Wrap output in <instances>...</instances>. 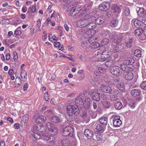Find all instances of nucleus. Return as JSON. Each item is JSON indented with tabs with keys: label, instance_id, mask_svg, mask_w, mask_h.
<instances>
[{
	"label": "nucleus",
	"instance_id": "1",
	"mask_svg": "<svg viewBox=\"0 0 146 146\" xmlns=\"http://www.w3.org/2000/svg\"><path fill=\"white\" fill-rule=\"evenodd\" d=\"M81 6L78 5L76 6L74 5H70L68 7L69 11H70V14L72 16H75L77 14L79 16V17H81L82 15V13H79L80 10H82Z\"/></svg>",
	"mask_w": 146,
	"mask_h": 146
},
{
	"label": "nucleus",
	"instance_id": "2",
	"mask_svg": "<svg viewBox=\"0 0 146 146\" xmlns=\"http://www.w3.org/2000/svg\"><path fill=\"white\" fill-rule=\"evenodd\" d=\"M67 113L70 116H72L74 114L75 115H77L80 113V110L78 106L75 104L72 106L71 105H68L67 107Z\"/></svg>",
	"mask_w": 146,
	"mask_h": 146
},
{
	"label": "nucleus",
	"instance_id": "3",
	"mask_svg": "<svg viewBox=\"0 0 146 146\" xmlns=\"http://www.w3.org/2000/svg\"><path fill=\"white\" fill-rule=\"evenodd\" d=\"M46 125H44L43 124H40L36 125V128L39 131L43 133L42 135L46 137V139L48 140H50L51 138L49 136L46 134L47 133V131H46Z\"/></svg>",
	"mask_w": 146,
	"mask_h": 146
},
{
	"label": "nucleus",
	"instance_id": "4",
	"mask_svg": "<svg viewBox=\"0 0 146 146\" xmlns=\"http://www.w3.org/2000/svg\"><path fill=\"white\" fill-rule=\"evenodd\" d=\"M74 129L70 126H67L62 130V135L64 136L72 137L73 135Z\"/></svg>",
	"mask_w": 146,
	"mask_h": 146
},
{
	"label": "nucleus",
	"instance_id": "5",
	"mask_svg": "<svg viewBox=\"0 0 146 146\" xmlns=\"http://www.w3.org/2000/svg\"><path fill=\"white\" fill-rule=\"evenodd\" d=\"M46 125L48 130L51 133V134L54 135H56L58 133V129L53 123L50 122H47Z\"/></svg>",
	"mask_w": 146,
	"mask_h": 146
},
{
	"label": "nucleus",
	"instance_id": "6",
	"mask_svg": "<svg viewBox=\"0 0 146 146\" xmlns=\"http://www.w3.org/2000/svg\"><path fill=\"white\" fill-rule=\"evenodd\" d=\"M98 37L95 38L94 36L90 37L88 39V42L91 44L90 46L91 48H96L100 46V43L97 42V41H98Z\"/></svg>",
	"mask_w": 146,
	"mask_h": 146
},
{
	"label": "nucleus",
	"instance_id": "7",
	"mask_svg": "<svg viewBox=\"0 0 146 146\" xmlns=\"http://www.w3.org/2000/svg\"><path fill=\"white\" fill-rule=\"evenodd\" d=\"M122 68L115 66L112 67L110 70V71L113 75L117 76H120L122 73Z\"/></svg>",
	"mask_w": 146,
	"mask_h": 146
},
{
	"label": "nucleus",
	"instance_id": "8",
	"mask_svg": "<svg viewBox=\"0 0 146 146\" xmlns=\"http://www.w3.org/2000/svg\"><path fill=\"white\" fill-rule=\"evenodd\" d=\"M34 117L35 119L36 122L37 123H41L44 122L46 119L45 116L41 115L37 113L35 114Z\"/></svg>",
	"mask_w": 146,
	"mask_h": 146
},
{
	"label": "nucleus",
	"instance_id": "9",
	"mask_svg": "<svg viewBox=\"0 0 146 146\" xmlns=\"http://www.w3.org/2000/svg\"><path fill=\"white\" fill-rule=\"evenodd\" d=\"M83 25V27H85L88 29H92L96 27V24L93 22H90L88 20H85L84 23L81 24V26Z\"/></svg>",
	"mask_w": 146,
	"mask_h": 146
},
{
	"label": "nucleus",
	"instance_id": "10",
	"mask_svg": "<svg viewBox=\"0 0 146 146\" xmlns=\"http://www.w3.org/2000/svg\"><path fill=\"white\" fill-rule=\"evenodd\" d=\"M110 3L107 1L103 2L100 4L99 6L100 10L103 11H106L110 7Z\"/></svg>",
	"mask_w": 146,
	"mask_h": 146
},
{
	"label": "nucleus",
	"instance_id": "11",
	"mask_svg": "<svg viewBox=\"0 0 146 146\" xmlns=\"http://www.w3.org/2000/svg\"><path fill=\"white\" fill-rule=\"evenodd\" d=\"M112 118H113V123L114 127H119L121 125L122 122L120 119V117L119 116L116 115L114 117L112 116L111 119Z\"/></svg>",
	"mask_w": 146,
	"mask_h": 146
},
{
	"label": "nucleus",
	"instance_id": "12",
	"mask_svg": "<svg viewBox=\"0 0 146 146\" xmlns=\"http://www.w3.org/2000/svg\"><path fill=\"white\" fill-rule=\"evenodd\" d=\"M121 68L124 72H131L134 69V67L132 65H126L125 64H121Z\"/></svg>",
	"mask_w": 146,
	"mask_h": 146
},
{
	"label": "nucleus",
	"instance_id": "13",
	"mask_svg": "<svg viewBox=\"0 0 146 146\" xmlns=\"http://www.w3.org/2000/svg\"><path fill=\"white\" fill-rule=\"evenodd\" d=\"M61 143L63 146H75L77 145L76 142L74 141L71 142L69 139H66L62 140Z\"/></svg>",
	"mask_w": 146,
	"mask_h": 146
},
{
	"label": "nucleus",
	"instance_id": "14",
	"mask_svg": "<svg viewBox=\"0 0 146 146\" xmlns=\"http://www.w3.org/2000/svg\"><path fill=\"white\" fill-rule=\"evenodd\" d=\"M100 88L104 92L110 94L111 93V88L109 86L102 84L100 85Z\"/></svg>",
	"mask_w": 146,
	"mask_h": 146
},
{
	"label": "nucleus",
	"instance_id": "15",
	"mask_svg": "<svg viewBox=\"0 0 146 146\" xmlns=\"http://www.w3.org/2000/svg\"><path fill=\"white\" fill-rule=\"evenodd\" d=\"M134 39L132 38H129L125 40L123 43L126 48H128L131 47L134 43Z\"/></svg>",
	"mask_w": 146,
	"mask_h": 146
},
{
	"label": "nucleus",
	"instance_id": "16",
	"mask_svg": "<svg viewBox=\"0 0 146 146\" xmlns=\"http://www.w3.org/2000/svg\"><path fill=\"white\" fill-rule=\"evenodd\" d=\"M124 37V35L123 34L117 35L114 36V40H113L112 44H114L113 43V42L115 43V44H118L122 40Z\"/></svg>",
	"mask_w": 146,
	"mask_h": 146
},
{
	"label": "nucleus",
	"instance_id": "17",
	"mask_svg": "<svg viewBox=\"0 0 146 146\" xmlns=\"http://www.w3.org/2000/svg\"><path fill=\"white\" fill-rule=\"evenodd\" d=\"M94 91H91V93L93 94H92V98L93 100L96 101V102H99L100 100V94L99 93L97 92H94Z\"/></svg>",
	"mask_w": 146,
	"mask_h": 146
},
{
	"label": "nucleus",
	"instance_id": "18",
	"mask_svg": "<svg viewBox=\"0 0 146 146\" xmlns=\"http://www.w3.org/2000/svg\"><path fill=\"white\" fill-rule=\"evenodd\" d=\"M123 76L125 79L127 80H131L133 78V74L131 72H125Z\"/></svg>",
	"mask_w": 146,
	"mask_h": 146
},
{
	"label": "nucleus",
	"instance_id": "19",
	"mask_svg": "<svg viewBox=\"0 0 146 146\" xmlns=\"http://www.w3.org/2000/svg\"><path fill=\"white\" fill-rule=\"evenodd\" d=\"M95 126V129L97 131L100 132L101 133L103 132L105 129V126L102 125L101 124L96 123Z\"/></svg>",
	"mask_w": 146,
	"mask_h": 146
},
{
	"label": "nucleus",
	"instance_id": "20",
	"mask_svg": "<svg viewBox=\"0 0 146 146\" xmlns=\"http://www.w3.org/2000/svg\"><path fill=\"white\" fill-rule=\"evenodd\" d=\"M84 133L85 136L88 139H91L93 136V132L88 129H85L84 131Z\"/></svg>",
	"mask_w": 146,
	"mask_h": 146
},
{
	"label": "nucleus",
	"instance_id": "21",
	"mask_svg": "<svg viewBox=\"0 0 146 146\" xmlns=\"http://www.w3.org/2000/svg\"><path fill=\"white\" fill-rule=\"evenodd\" d=\"M91 102V100L89 98H86L83 103V105L84 108L86 109H88L90 107V104Z\"/></svg>",
	"mask_w": 146,
	"mask_h": 146
},
{
	"label": "nucleus",
	"instance_id": "22",
	"mask_svg": "<svg viewBox=\"0 0 146 146\" xmlns=\"http://www.w3.org/2000/svg\"><path fill=\"white\" fill-rule=\"evenodd\" d=\"M141 93V91L140 89H133L131 92V94L134 97L139 96Z\"/></svg>",
	"mask_w": 146,
	"mask_h": 146
},
{
	"label": "nucleus",
	"instance_id": "23",
	"mask_svg": "<svg viewBox=\"0 0 146 146\" xmlns=\"http://www.w3.org/2000/svg\"><path fill=\"white\" fill-rule=\"evenodd\" d=\"M95 22L97 24H101L105 21V18L103 16L100 17L95 20Z\"/></svg>",
	"mask_w": 146,
	"mask_h": 146
},
{
	"label": "nucleus",
	"instance_id": "24",
	"mask_svg": "<svg viewBox=\"0 0 146 146\" xmlns=\"http://www.w3.org/2000/svg\"><path fill=\"white\" fill-rule=\"evenodd\" d=\"M99 121L101 124L104 125H107L108 123V119L107 117H103L99 119Z\"/></svg>",
	"mask_w": 146,
	"mask_h": 146
},
{
	"label": "nucleus",
	"instance_id": "25",
	"mask_svg": "<svg viewBox=\"0 0 146 146\" xmlns=\"http://www.w3.org/2000/svg\"><path fill=\"white\" fill-rule=\"evenodd\" d=\"M90 5L86 4L82 8V9L80 10L79 11V13H82V15L85 13V11H86L89 10L90 9Z\"/></svg>",
	"mask_w": 146,
	"mask_h": 146
},
{
	"label": "nucleus",
	"instance_id": "26",
	"mask_svg": "<svg viewBox=\"0 0 146 146\" xmlns=\"http://www.w3.org/2000/svg\"><path fill=\"white\" fill-rule=\"evenodd\" d=\"M111 9L113 10L114 12L118 13H119L120 11V9L119 6L116 4H114L111 7Z\"/></svg>",
	"mask_w": 146,
	"mask_h": 146
},
{
	"label": "nucleus",
	"instance_id": "27",
	"mask_svg": "<svg viewBox=\"0 0 146 146\" xmlns=\"http://www.w3.org/2000/svg\"><path fill=\"white\" fill-rule=\"evenodd\" d=\"M115 62L113 60H110L106 61L105 63V65L108 67H110L111 66L115 64Z\"/></svg>",
	"mask_w": 146,
	"mask_h": 146
},
{
	"label": "nucleus",
	"instance_id": "28",
	"mask_svg": "<svg viewBox=\"0 0 146 146\" xmlns=\"http://www.w3.org/2000/svg\"><path fill=\"white\" fill-rule=\"evenodd\" d=\"M118 24V21L116 19L112 20L110 24V25L112 27H117Z\"/></svg>",
	"mask_w": 146,
	"mask_h": 146
},
{
	"label": "nucleus",
	"instance_id": "29",
	"mask_svg": "<svg viewBox=\"0 0 146 146\" xmlns=\"http://www.w3.org/2000/svg\"><path fill=\"white\" fill-rule=\"evenodd\" d=\"M143 33V30L141 28H138L135 30V34L136 36H140Z\"/></svg>",
	"mask_w": 146,
	"mask_h": 146
},
{
	"label": "nucleus",
	"instance_id": "30",
	"mask_svg": "<svg viewBox=\"0 0 146 146\" xmlns=\"http://www.w3.org/2000/svg\"><path fill=\"white\" fill-rule=\"evenodd\" d=\"M50 120L51 122L54 123L61 122L58 117L56 116L52 117L50 119Z\"/></svg>",
	"mask_w": 146,
	"mask_h": 146
},
{
	"label": "nucleus",
	"instance_id": "31",
	"mask_svg": "<svg viewBox=\"0 0 146 146\" xmlns=\"http://www.w3.org/2000/svg\"><path fill=\"white\" fill-rule=\"evenodd\" d=\"M83 102V100L80 97H78L75 100V103L78 106L79 105H80Z\"/></svg>",
	"mask_w": 146,
	"mask_h": 146
},
{
	"label": "nucleus",
	"instance_id": "32",
	"mask_svg": "<svg viewBox=\"0 0 146 146\" xmlns=\"http://www.w3.org/2000/svg\"><path fill=\"white\" fill-rule=\"evenodd\" d=\"M134 59L132 58L129 57L126 60V65H132L134 62Z\"/></svg>",
	"mask_w": 146,
	"mask_h": 146
},
{
	"label": "nucleus",
	"instance_id": "33",
	"mask_svg": "<svg viewBox=\"0 0 146 146\" xmlns=\"http://www.w3.org/2000/svg\"><path fill=\"white\" fill-rule=\"evenodd\" d=\"M142 23L140 21H139L138 19H137L135 20L133 22V24L134 26L136 28H141V25Z\"/></svg>",
	"mask_w": 146,
	"mask_h": 146
},
{
	"label": "nucleus",
	"instance_id": "34",
	"mask_svg": "<svg viewBox=\"0 0 146 146\" xmlns=\"http://www.w3.org/2000/svg\"><path fill=\"white\" fill-rule=\"evenodd\" d=\"M114 107L116 109L119 110L122 108V105L120 102H118L115 104Z\"/></svg>",
	"mask_w": 146,
	"mask_h": 146
},
{
	"label": "nucleus",
	"instance_id": "35",
	"mask_svg": "<svg viewBox=\"0 0 146 146\" xmlns=\"http://www.w3.org/2000/svg\"><path fill=\"white\" fill-rule=\"evenodd\" d=\"M15 84L17 85L16 87H18L21 84V80L19 77H17L15 78Z\"/></svg>",
	"mask_w": 146,
	"mask_h": 146
},
{
	"label": "nucleus",
	"instance_id": "36",
	"mask_svg": "<svg viewBox=\"0 0 146 146\" xmlns=\"http://www.w3.org/2000/svg\"><path fill=\"white\" fill-rule=\"evenodd\" d=\"M136 102L131 99L129 100V105L132 108H134L135 106Z\"/></svg>",
	"mask_w": 146,
	"mask_h": 146
},
{
	"label": "nucleus",
	"instance_id": "37",
	"mask_svg": "<svg viewBox=\"0 0 146 146\" xmlns=\"http://www.w3.org/2000/svg\"><path fill=\"white\" fill-rule=\"evenodd\" d=\"M134 55L137 57H140L141 56V51L139 49H137L135 51Z\"/></svg>",
	"mask_w": 146,
	"mask_h": 146
},
{
	"label": "nucleus",
	"instance_id": "38",
	"mask_svg": "<svg viewBox=\"0 0 146 146\" xmlns=\"http://www.w3.org/2000/svg\"><path fill=\"white\" fill-rule=\"evenodd\" d=\"M124 11V12L126 16H129L130 11L128 7H125Z\"/></svg>",
	"mask_w": 146,
	"mask_h": 146
},
{
	"label": "nucleus",
	"instance_id": "39",
	"mask_svg": "<svg viewBox=\"0 0 146 146\" xmlns=\"http://www.w3.org/2000/svg\"><path fill=\"white\" fill-rule=\"evenodd\" d=\"M101 103L106 108H109L110 107V103L107 101H102Z\"/></svg>",
	"mask_w": 146,
	"mask_h": 146
},
{
	"label": "nucleus",
	"instance_id": "40",
	"mask_svg": "<svg viewBox=\"0 0 146 146\" xmlns=\"http://www.w3.org/2000/svg\"><path fill=\"white\" fill-rule=\"evenodd\" d=\"M29 115L28 114H25L22 117V121L23 122L25 123H27L29 119Z\"/></svg>",
	"mask_w": 146,
	"mask_h": 146
},
{
	"label": "nucleus",
	"instance_id": "41",
	"mask_svg": "<svg viewBox=\"0 0 146 146\" xmlns=\"http://www.w3.org/2000/svg\"><path fill=\"white\" fill-rule=\"evenodd\" d=\"M20 29V27H18L15 31L14 34L16 36L20 35L22 33V32L19 29Z\"/></svg>",
	"mask_w": 146,
	"mask_h": 146
},
{
	"label": "nucleus",
	"instance_id": "42",
	"mask_svg": "<svg viewBox=\"0 0 146 146\" xmlns=\"http://www.w3.org/2000/svg\"><path fill=\"white\" fill-rule=\"evenodd\" d=\"M137 13L139 15L143 16V15L144 13V9L143 8H139V10L137 11Z\"/></svg>",
	"mask_w": 146,
	"mask_h": 146
},
{
	"label": "nucleus",
	"instance_id": "43",
	"mask_svg": "<svg viewBox=\"0 0 146 146\" xmlns=\"http://www.w3.org/2000/svg\"><path fill=\"white\" fill-rule=\"evenodd\" d=\"M103 54H101V57L98 60V61L100 62H104L106 61L108 59H107V57L104 56Z\"/></svg>",
	"mask_w": 146,
	"mask_h": 146
},
{
	"label": "nucleus",
	"instance_id": "44",
	"mask_svg": "<svg viewBox=\"0 0 146 146\" xmlns=\"http://www.w3.org/2000/svg\"><path fill=\"white\" fill-rule=\"evenodd\" d=\"M140 86L142 89L146 91V81H143Z\"/></svg>",
	"mask_w": 146,
	"mask_h": 146
},
{
	"label": "nucleus",
	"instance_id": "45",
	"mask_svg": "<svg viewBox=\"0 0 146 146\" xmlns=\"http://www.w3.org/2000/svg\"><path fill=\"white\" fill-rule=\"evenodd\" d=\"M109 42V40L106 38L103 39L101 42V45L102 46L105 45L107 44Z\"/></svg>",
	"mask_w": 146,
	"mask_h": 146
},
{
	"label": "nucleus",
	"instance_id": "46",
	"mask_svg": "<svg viewBox=\"0 0 146 146\" xmlns=\"http://www.w3.org/2000/svg\"><path fill=\"white\" fill-rule=\"evenodd\" d=\"M110 99L111 101H116L117 99V96L114 95H111L110 96Z\"/></svg>",
	"mask_w": 146,
	"mask_h": 146
},
{
	"label": "nucleus",
	"instance_id": "47",
	"mask_svg": "<svg viewBox=\"0 0 146 146\" xmlns=\"http://www.w3.org/2000/svg\"><path fill=\"white\" fill-rule=\"evenodd\" d=\"M96 140L100 141L102 140L103 136L102 134H98L96 135Z\"/></svg>",
	"mask_w": 146,
	"mask_h": 146
},
{
	"label": "nucleus",
	"instance_id": "48",
	"mask_svg": "<svg viewBox=\"0 0 146 146\" xmlns=\"http://www.w3.org/2000/svg\"><path fill=\"white\" fill-rule=\"evenodd\" d=\"M100 99L103 100H106L107 99V97L106 95L104 94H100Z\"/></svg>",
	"mask_w": 146,
	"mask_h": 146
},
{
	"label": "nucleus",
	"instance_id": "49",
	"mask_svg": "<svg viewBox=\"0 0 146 146\" xmlns=\"http://www.w3.org/2000/svg\"><path fill=\"white\" fill-rule=\"evenodd\" d=\"M92 17H93L92 15V14L91 13H90L89 14L86 15L84 17V19L85 20H87V19H89L91 18Z\"/></svg>",
	"mask_w": 146,
	"mask_h": 146
},
{
	"label": "nucleus",
	"instance_id": "50",
	"mask_svg": "<svg viewBox=\"0 0 146 146\" xmlns=\"http://www.w3.org/2000/svg\"><path fill=\"white\" fill-rule=\"evenodd\" d=\"M119 44L120 45V51H121V52L124 50L126 48L123 43H121Z\"/></svg>",
	"mask_w": 146,
	"mask_h": 146
},
{
	"label": "nucleus",
	"instance_id": "51",
	"mask_svg": "<svg viewBox=\"0 0 146 146\" xmlns=\"http://www.w3.org/2000/svg\"><path fill=\"white\" fill-rule=\"evenodd\" d=\"M98 70L101 73L104 74L106 70L104 68L99 67L98 68Z\"/></svg>",
	"mask_w": 146,
	"mask_h": 146
},
{
	"label": "nucleus",
	"instance_id": "52",
	"mask_svg": "<svg viewBox=\"0 0 146 146\" xmlns=\"http://www.w3.org/2000/svg\"><path fill=\"white\" fill-rule=\"evenodd\" d=\"M44 97L45 101H48L49 99V96H48V92H46L44 94Z\"/></svg>",
	"mask_w": 146,
	"mask_h": 146
},
{
	"label": "nucleus",
	"instance_id": "53",
	"mask_svg": "<svg viewBox=\"0 0 146 146\" xmlns=\"http://www.w3.org/2000/svg\"><path fill=\"white\" fill-rule=\"evenodd\" d=\"M119 93L118 90L117 89H113V91H112L111 90V93H110V94L116 95L118 94Z\"/></svg>",
	"mask_w": 146,
	"mask_h": 146
},
{
	"label": "nucleus",
	"instance_id": "54",
	"mask_svg": "<svg viewBox=\"0 0 146 146\" xmlns=\"http://www.w3.org/2000/svg\"><path fill=\"white\" fill-rule=\"evenodd\" d=\"M13 55L14 60L15 61H17L18 59V56L16 52L15 51L14 52H13Z\"/></svg>",
	"mask_w": 146,
	"mask_h": 146
},
{
	"label": "nucleus",
	"instance_id": "55",
	"mask_svg": "<svg viewBox=\"0 0 146 146\" xmlns=\"http://www.w3.org/2000/svg\"><path fill=\"white\" fill-rule=\"evenodd\" d=\"M115 50L116 52H121L120 48V45L118 44L115 48Z\"/></svg>",
	"mask_w": 146,
	"mask_h": 146
},
{
	"label": "nucleus",
	"instance_id": "56",
	"mask_svg": "<svg viewBox=\"0 0 146 146\" xmlns=\"http://www.w3.org/2000/svg\"><path fill=\"white\" fill-rule=\"evenodd\" d=\"M85 34L88 36V37H91V36H92V35L91 33V31L90 30H88L85 33Z\"/></svg>",
	"mask_w": 146,
	"mask_h": 146
},
{
	"label": "nucleus",
	"instance_id": "57",
	"mask_svg": "<svg viewBox=\"0 0 146 146\" xmlns=\"http://www.w3.org/2000/svg\"><path fill=\"white\" fill-rule=\"evenodd\" d=\"M124 84L123 83H121V84L120 85V86H118V88L120 90H123L124 89Z\"/></svg>",
	"mask_w": 146,
	"mask_h": 146
},
{
	"label": "nucleus",
	"instance_id": "58",
	"mask_svg": "<svg viewBox=\"0 0 146 146\" xmlns=\"http://www.w3.org/2000/svg\"><path fill=\"white\" fill-rule=\"evenodd\" d=\"M112 12L111 11H109L107 12L106 15L108 17H111L112 15Z\"/></svg>",
	"mask_w": 146,
	"mask_h": 146
},
{
	"label": "nucleus",
	"instance_id": "59",
	"mask_svg": "<svg viewBox=\"0 0 146 146\" xmlns=\"http://www.w3.org/2000/svg\"><path fill=\"white\" fill-rule=\"evenodd\" d=\"M47 112L48 113V115H52L54 113V111H52V110L51 109H50L48 110H47Z\"/></svg>",
	"mask_w": 146,
	"mask_h": 146
},
{
	"label": "nucleus",
	"instance_id": "60",
	"mask_svg": "<svg viewBox=\"0 0 146 146\" xmlns=\"http://www.w3.org/2000/svg\"><path fill=\"white\" fill-rule=\"evenodd\" d=\"M113 81L115 83H117V84L119 83L120 81V79L118 77L115 78L113 80Z\"/></svg>",
	"mask_w": 146,
	"mask_h": 146
},
{
	"label": "nucleus",
	"instance_id": "61",
	"mask_svg": "<svg viewBox=\"0 0 146 146\" xmlns=\"http://www.w3.org/2000/svg\"><path fill=\"white\" fill-rule=\"evenodd\" d=\"M9 74L10 76L13 75L14 74V72L12 69H10L9 70Z\"/></svg>",
	"mask_w": 146,
	"mask_h": 146
},
{
	"label": "nucleus",
	"instance_id": "62",
	"mask_svg": "<svg viewBox=\"0 0 146 146\" xmlns=\"http://www.w3.org/2000/svg\"><path fill=\"white\" fill-rule=\"evenodd\" d=\"M60 43L59 42H56L54 43V46H56V47H59V48L60 47Z\"/></svg>",
	"mask_w": 146,
	"mask_h": 146
},
{
	"label": "nucleus",
	"instance_id": "63",
	"mask_svg": "<svg viewBox=\"0 0 146 146\" xmlns=\"http://www.w3.org/2000/svg\"><path fill=\"white\" fill-rule=\"evenodd\" d=\"M28 86V83H25L24 84L23 87V89L24 91H26L27 89Z\"/></svg>",
	"mask_w": 146,
	"mask_h": 146
},
{
	"label": "nucleus",
	"instance_id": "64",
	"mask_svg": "<svg viewBox=\"0 0 146 146\" xmlns=\"http://www.w3.org/2000/svg\"><path fill=\"white\" fill-rule=\"evenodd\" d=\"M14 128L17 129H18L19 128V125L18 123H15L14 125Z\"/></svg>",
	"mask_w": 146,
	"mask_h": 146
}]
</instances>
